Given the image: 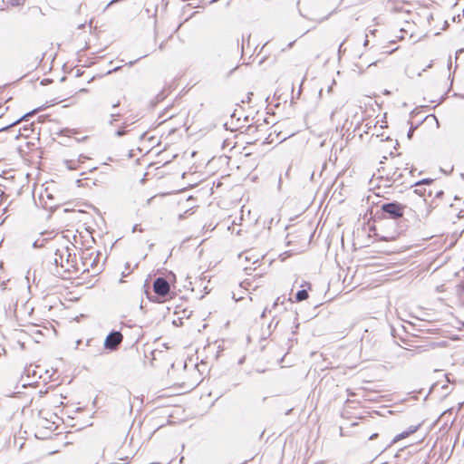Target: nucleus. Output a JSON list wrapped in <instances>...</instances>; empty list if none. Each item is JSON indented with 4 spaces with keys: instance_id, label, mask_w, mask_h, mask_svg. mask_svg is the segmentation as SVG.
Wrapping results in <instances>:
<instances>
[{
    "instance_id": "6",
    "label": "nucleus",
    "mask_w": 464,
    "mask_h": 464,
    "mask_svg": "<svg viewBox=\"0 0 464 464\" xmlns=\"http://www.w3.org/2000/svg\"><path fill=\"white\" fill-rule=\"evenodd\" d=\"M56 241V239L54 240H51L50 238L48 237H44V236L40 237L39 238H37L34 243H33V246L34 248H40V247H44L45 246H49L48 247L51 248V249H54L55 248V246H53L54 242Z\"/></svg>"
},
{
    "instance_id": "27",
    "label": "nucleus",
    "mask_w": 464,
    "mask_h": 464,
    "mask_svg": "<svg viewBox=\"0 0 464 464\" xmlns=\"http://www.w3.org/2000/svg\"><path fill=\"white\" fill-rule=\"evenodd\" d=\"M448 388H449V386L447 383L441 385V389H443V390H447Z\"/></svg>"
},
{
    "instance_id": "7",
    "label": "nucleus",
    "mask_w": 464,
    "mask_h": 464,
    "mask_svg": "<svg viewBox=\"0 0 464 464\" xmlns=\"http://www.w3.org/2000/svg\"><path fill=\"white\" fill-rule=\"evenodd\" d=\"M414 192H415L416 194L420 195V197H424V198H425L426 196H428V197H431V196H432V193H433V191H432V189H431V188H430L429 190H427V188H422V187H416V188H415Z\"/></svg>"
},
{
    "instance_id": "20",
    "label": "nucleus",
    "mask_w": 464,
    "mask_h": 464,
    "mask_svg": "<svg viewBox=\"0 0 464 464\" xmlns=\"http://www.w3.org/2000/svg\"><path fill=\"white\" fill-rule=\"evenodd\" d=\"M142 57H140L134 61H130L129 63H127L126 64H128L129 66H132L133 64H135L140 59H141Z\"/></svg>"
},
{
    "instance_id": "10",
    "label": "nucleus",
    "mask_w": 464,
    "mask_h": 464,
    "mask_svg": "<svg viewBox=\"0 0 464 464\" xmlns=\"http://www.w3.org/2000/svg\"><path fill=\"white\" fill-rule=\"evenodd\" d=\"M129 125H130V124H128V123L124 122V123L122 124V126H121L119 130H117L115 131V136H117V137H122V136H124L125 134H127V133H128V131H129V130H127V127H128Z\"/></svg>"
},
{
    "instance_id": "24",
    "label": "nucleus",
    "mask_w": 464,
    "mask_h": 464,
    "mask_svg": "<svg viewBox=\"0 0 464 464\" xmlns=\"http://www.w3.org/2000/svg\"><path fill=\"white\" fill-rule=\"evenodd\" d=\"M120 105V101L116 102H113L112 104V108H116Z\"/></svg>"
},
{
    "instance_id": "23",
    "label": "nucleus",
    "mask_w": 464,
    "mask_h": 464,
    "mask_svg": "<svg viewBox=\"0 0 464 464\" xmlns=\"http://www.w3.org/2000/svg\"><path fill=\"white\" fill-rule=\"evenodd\" d=\"M378 437V433H373L372 435L370 436L369 440H372L374 439H376Z\"/></svg>"
},
{
    "instance_id": "30",
    "label": "nucleus",
    "mask_w": 464,
    "mask_h": 464,
    "mask_svg": "<svg viewBox=\"0 0 464 464\" xmlns=\"http://www.w3.org/2000/svg\"><path fill=\"white\" fill-rule=\"evenodd\" d=\"M438 384H439L438 382L434 383V384L432 385V387H431V390H434V389L438 386Z\"/></svg>"
},
{
    "instance_id": "19",
    "label": "nucleus",
    "mask_w": 464,
    "mask_h": 464,
    "mask_svg": "<svg viewBox=\"0 0 464 464\" xmlns=\"http://www.w3.org/2000/svg\"><path fill=\"white\" fill-rule=\"evenodd\" d=\"M88 157L84 156V155H80L78 160H77V162L80 164V163H82L84 162L85 160H87Z\"/></svg>"
},
{
    "instance_id": "32",
    "label": "nucleus",
    "mask_w": 464,
    "mask_h": 464,
    "mask_svg": "<svg viewBox=\"0 0 464 464\" xmlns=\"http://www.w3.org/2000/svg\"><path fill=\"white\" fill-rule=\"evenodd\" d=\"M246 261H250V260H251V257H249L248 256H246Z\"/></svg>"
},
{
    "instance_id": "1",
    "label": "nucleus",
    "mask_w": 464,
    "mask_h": 464,
    "mask_svg": "<svg viewBox=\"0 0 464 464\" xmlns=\"http://www.w3.org/2000/svg\"><path fill=\"white\" fill-rule=\"evenodd\" d=\"M54 256L53 263L55 266V271H53L54 275H61L59 266L63 269L64 272H71L72 268H76V255L72 253V248L68 246L63 248H54Z\"/></svg>"
},
{
    "instance_id": "4",
    "label": "nucleus",
    "mask_w": 464,
    "mask_h": 464,
    "mask_svg": "<svg viewBox=\"0 0 464 464\" xmlns=\"http://www.w3.org/2000/svg\"><path fill=\"white\" fill-rule=\"evenodd\" d=\"M153 291L159 296L165 298L170 292V285L166 278L157 277L153 282Z\"/></svg>"
},
{
    "instance_id": "8",
    "label": "nucleus",
    "mask_w": 464,
    "mask_h": 464,
    "mask_svg": "<svg viewBox=\"0 0 464 464\" xmlns=\"http://www.w3.org/2000/svg\"><path fill=\"white\" fill-rule=\"evenodd\" d=\"M308 292L306 289L299 290L295 295V299L297 302L304 301L308 298Z\"/></svg>"
},
{
    "instance_id": "33",
    "label": "nucleus",
    "mask_w": 464,
    "mask_h": 464,
    "mask_svg": "<svg viewBox=\"0 0 464 464\" xmlns=\"http://www.w3.org/2000/svg\"><path fill=\"white\" fill-rule=\"evenodd\" d=\"M126 268H127V269H129V268H130V264H129V263H127V264H126Z\"/></svg>"
},
{
    "instance_id": "3",
    "label": "nucleus",
    "mask_w": 464,
    "mask_h": 464,
    "mask_svg": "<svg viewBox=\"0 0 464 464\" xmlns=\"http://www.w3.org/2000/svg\"><path fill=\"white\" fill-rule=\"evenodd\" d=\"M123 336L121 332L112 331L110 333L104 341V347L110 351H115L122 342Z\"/></svg>"
},
{
    "instance_id": "16",
    "label": "nucleus",
    "mask_w": 464,
    "mask_h": 464,
    "mask_svg": "<svg viewBox=\"0 0 464 464\" xmlns=\"http://www.w3.org/2000/svg\"><path fill=\"white\" fill-rule=\"evenodd\" d=\"M26 0H10V4L13 6L24 5Z\"/></svg>"
},
{
    "instance_id": "13",
    "label": "nucleus",
    "mask_w": 464,
    "mask_h": 464,
    "mask_svg": "<svg viewBox=\"0 0 464 464\" xmlns=\"http://www.w3.org/2000/svg\"><path fill=\"white\" fill-rule=\"evenodd\" d=\"M92 255H93V252L90 253L89 256H90V260H89V264H88V266H91V267H94L96 265H97V258L100 255V253H97L96 254V256L94 258H92Z\"/></svg>"
},
{
    "instance_id": "15",
    "label": "nucleus",
    "mask_w": 464,
    "mask_h": 464,
    "mask_svg": "<svg viewBox=\"0 0 464 464\" xmlns=\"http://www.w3.org/2000/svg\"><path fill=\"white\" fill-rule=\"evenodd\" d=\"M33 113H34V111L29 112V113H26V114H25V115H24L20 120H18V121H14V123L10 124L9 126H6V127L2 128V129H1V130H6V129H8V128H10V127L14 126V124H16L18 121H22V120H24V119H25V118L29 117V116H30V115H32Z\"/></svg>"
},
{
    "instance_id": "18",
    "label": "nucleus",
    "mask_w": 464,
    "mask_h": 464,
    "mask_svg": "<svg viewBox=\"0 0 464 464\" xmlns=\"http://www.w3.org/2000/svg\"><path fill=\"white\" fill-rule=\"evenodd\" d=\"M414 130H415V127H412V126H411V127L410 128V130H409V131H408V134H407L408 139H410V140L411 139V137H412V135H413V132H414Z\"/></svg>"
},
{
    "instance_id": "2",
    "label": "nucleus",
    "mask_w": 464,
    "mask_h": 464,
    "mask_svg": "<svg viewBox=\"0 0 464 464\" xmlns=\"http://www.w3.org/2000/svg\"><path fill=\"white\" fill-rule=\"evenodd\" d=\"M405 205H402L397 201L384 203L382 205V215L384 218H391L397 220L403 217Z\"/></svg>"
},
{
    "instance_id": "25",
    "label": "nucleus",
    "mask_w": 464,
    "mask_h": 464,
    "mask_svg": "<svg viewBox=\"0 0 464 464\" xmlns=\"http://www.w3.org/2000/svg\"><path fill=\"white\" fill-rule=\"evenodd\" d=\"M401 176H402L401 174H399V175H398V177H396V178H394V179H393V180H394V181H399V180H400V179L401 178Z\"/></svg>"
},
{
    "instance_id": "5",
    "label": "nucleus",
    "mask_w": 464,
    "mask_h": 464,
    "mask_svg": "<svg viewBox=\"0 0 464 464\" xmlns=\"http://www.w3.org/2000/svg\"><path fill=\"white\" fill-rule=\"evenodd\" d=\"M285 296H282V297H277L276 300L274 302L272 307L270 309H267L266 308L264 310V312L262 313V317H264L266 315V314L268 312L270 314L272 313H274V315H273V320L272 322L270 323L269 324V327H271L272 324L274 323L275 319H276V316L278 313H281V312H284L286 310V308L285 307Z\"/></svg>"
},
{
    "instance_id": "9",
    "label": "nucleus",
    "mask_w": 464,
    "mask_h": 464,
    "mask_svg": "<svg viewBox=\"0 0 464 464\" xmlns=\"http://www.w3.org/2000/svg\"><path fill=\"white\" fill-rule=\"evenodd\" d=\"M415 431V429L414 430H411L410 431H403L400 434H398L397 436L394 437V439L392 440V443H396L397 441L408 437L410 434L413 433Z\"/></svg>"
},
{
    "instance_id": "12",
    "label": "nucleus",
    "mask_w": 464,
    "mask_h": 464,
    "mask_svg": "<svg viewBox=\"0 0 464 464\" xmlns=\"http://www.w3.org/2000/svg\"><path fill=\"white\" fill-rule=\"evenodd\" d=\"M65 165L69 169H77L79 167V163L77 160H70L65 161Z\"/></svg>"
},
{
    "instance_id": "22",
    "label": "nucleus",
    "mask_w": 464,
    "mask_h": 464,
    "mask_svg": "<svg viewBox=\"0 0 464 464\" xmlns=\"http://www.w3.org/2000/svg\"><path fill=\"white\" fill-rule=\"evenodd\" d=\"M442 194H443L442 190H436L435 191V197H437V198L440 197Z\"/></svg>"
},
{
    "instance_id": "26",
    "label": "nucleus",
    "mask_w": 464,
    "mask_h": 464,
    "mask_svg": "<svg viewBox=\"0 0 464 464\" xmlns=\"http://www.w3.org/2000/svg\"><path fill=\"white\" fill-rule=\"evenodd\" d=\"M0 286H1L2 289H5V281L1 282L0 283Z\"/></svg>"
},
{
    "instance_id": "34",
    "label": "nucleus",
    "mask_w": 464,
    "mask_h": 464,
    "mask_svg": "<svg viewBox=\"0 0 464 464\" xmlns=\"http://www.w3.org/2000/svg\"><path fill=\"white\" fill-rule=\"evenodd\" d=\"M256 262H258V258L255 261H253V264H256Z\"/></svg>"
},
{
    "instance_id": "11",
    "label": "nucleus",
    "mask_w": 464,
    "mask_h": 464,
    "mask_svg": "<svg viewBox=\"0 0 464 464\" xmlns=\"http://www.w3.org/2000/svg\"><path fill=\"white\" fill-rule=\"evenodd\" d=\"M434 180L432 179H423L414 184L415 187L430 186Z\"/></svg>"
},
{
    "instance_id": "21",
    "label": "nucleus",
    "mask_w": 464,
    "mask_h": 464,
    "mask_svg": "<svg viewBox=\"0 0 464 464\" xmlns=\"http://www.w3.org/2000/svg\"><path fill=\"white\" fill-rule=\"evenodd\" d=\"M301 287H303V289H305L304 287H308L310 289L311 285L310 283L304 282V284L301 285Z\"/></svg>"
},
{
    "instance_id": "29",
    "label": "nucleus",
    "mask_w": 464,
    "mask_h": 464,
    "mask_svg": "<svg viewBox=\"0 0 464 464\" xmlns=\"http://www.w3.org/2000/svg\"><path fill=\"white\" fill-rule=\"evenodd\" d=\"M137 230H138V225H135V226L133 227V228H132V231H133V232H135V231H137Z\"/></svg>"
},
{
    "instance_id": "31",
    "label": "nucleus",
    "mask_w": 464,
    "mask_h": 464,
    "mask_svg": "<svg viewBox=\"0 0 464 464\" xmlns=\"http://www.w3.org/2000/svg\"><path fill=\"white\" fill-rule=\"evenodd\" d=\"M444 377L446 378V382H450V380L448 379V375L445 374Z\"/></svg>"
},
{
    "instance_id": "35",
    "label": "nucleus",
    "mask_w": 464,
    "mask_h": 464,
    "mask_svg": "<svg viewBox=\"0 0 464 464\" xmlns=\"http://www.w3.org/2000/svg\"><path fill=\"white\" fill-rule=\"evenodd\" d=\"M462 326L464 327V322L462 323Z\"/></svg>"
},
{
    "instance_id": "17",
    "label": "nucleus",
    "mask_w": 464,
    "mask_h": 464,
    "mask_svg": "<svg viewBox=\"0 0 464 464\" xmlns=\"http://www.w3.org/2000/svg\"><path fill=\"white\" fill-rule=\"evenodd\" d=\"M121 114L119 113H112L111 114V120H110V124L111 125H113L115 121H117L120 118Z\"/></svg>"
},
{
    "instance_id": "28",
    "label": "nucleus",
    "mask_w": 464,
    "mask_h": 464,
    "mask_svg": "<svg viewBox=\"0 0 464 464\" xmlns=\"http://www.w3.org/2000/svg\"><path fill=\"white\" fill-rule=\"evenodd\" d=\"M368 44H369V40L366 38V39H365V41H364V43H363V45H364V46H367V45H368Z\"/></svg>"
},
{
    "instance_id": "14",
    "label": "nucleus",
    "mask_w": 464,
    "mask_h": 464,
    "mask_svg": "<svg viewBox=\"0 0 464 464\" xmlns=\"http://www.w3.org/2000/svg\"><path fill=\"white\" fill-rule=\"evenodd\" d=\"M89 254H90V253H88V252H83V253H82V265H83V266H88L89 260H90V256H89Z\"/></svg>"
}]
</instances>
